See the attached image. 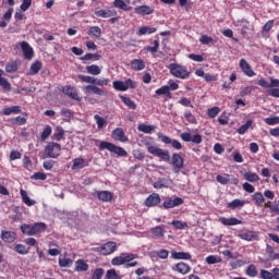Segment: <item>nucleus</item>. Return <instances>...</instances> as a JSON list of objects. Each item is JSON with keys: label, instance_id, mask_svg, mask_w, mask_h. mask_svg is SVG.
Wrapping results in <instances>:
<instances>
[{"label": "nucleus", "instance_id": "nucleus-1", "mask_svg": "<svg viewBox=\"0 0 279 279\" xmlns=\"http://www.w3.org/2000/svg\"><path fill=\"white\" fill-rule=\"evenodd\" d=\"M98 149L99 151H104L105 149H107V151L116 154V156H119L120 158H128V150H125V148L117 146L110 142L101 141Z\"/></svg>", "mask_w": 279, "mask_h": 279}, {"label": "nucleus", "instance_id": "nucleus-2", "mask_svg": "<svg viewBox=\"0 0 279 279\" xmlns=\"http://www.w3.org/2000/svg\"><path fill=\"white\" fill-rule=\"evenodd\" d=\"M168 69L171 75H173V77H178V80H189V77H191V72H189V68H186V65L171 63Z\"/></svg>", "mask_w": 279, "mask_h": 279}, {"label": "nucleus", "instance_id": "nucleus-3", "mask_svg": "<svg viewBox=\"0 0 279 279\" xmlns=\"http://www.w3.org/2000/svg\"><path fill=\"white\" fill-rule=\"evenodd\" d=\"M147 151L148 154H151L153 156H157V158L165 160V162H169V160H171V155L169 154V150H165L162 148H158L154 145L147 144Z\"/></svg>", "mask_w": 279, "mask_h": 279}, {"label": "nucleus", "instance_id": "nucleus-4", "mask_svg": "<svg viewBox=\"0 0 279 279\" xmlns=\"http://www.w3.org/2000/svg\"><path fill=\"white\" fill-rule=\"evenodd\" d=\"M114 90H119L120 93H125L129 88H136V82L132 78H128L125 82L123 81H114L112 83Z\"/></svg>", "mask_w": 279, "mask_h": 279}, {"label": "nucleus", "instance_id": "nucleus-5", "mask_svg": "<svg viewBox=\"0 0 279 279\" xmlns=\"http://www.w3.org/2000/svg\"><path fill=\"white\" fill-rule=\"evenodd\" d=\"M60 151H62V145L56 142H50L45 147V154L48 158H58V156H60Z\"/></svg>", "mask_w": 279, "mask_h": 279}, {"label": "nucleus", "instance_id": "nucleus-6", "mask_svg": "<svg viewBox=\"0 0 279 279\" xmlns=\"http://www.w3.org/2000/svg\"><path fill=\"white\" fill-rule=\"evenodd\" d=\"M96 252L102 256H110V254H114V252H117V242L109 241L97 247Z\"/></svg>", "mask_w": 279, "mask_h": 279}, {"label": "nucleus", "instance_id": "nucleus-7", "mask_svg": "<svg viewBox=\"0 0 279 279\" xmlns=\"http://www.w3.org/2000/svg\"><path fill=\"white\" fill-rule=\"evenodd\" d=\"M173 173H180L184 169V157L179 153H173L171 157Z\"/></svg>", "mask_w": 279, "mask_h": 279}, {"label": "nucleus", "instance_id": "nucleus-8", "mask_svg": "<svg viewBox=\"0 0 279 279\" xmlns=\"http://www.w3.org/2000/svg\"><path fill=\"white\" fill-rule=\"evenodd\" d=\"M236 236H239V239H242V241H258V233L247 228H243L242 230H240Z\"/></svg>", "mask_w": 279, "mask_h": 279}, {"label": "nucleus", "instance_id": "nucleus-9", "mask_svg": "<svg viewBox=\"0 0 279 279\" xmlns=\"http://www.w3.org/2000/svg\"><path fill=\"white\" fill-rule=\"evenodd\" d=\"M182 204H184V199H182V197H168L165 199L162 208H165V210H169V208H175L177 206H182Z\"/></svg>", "mask_w": 279, "mask_h": 279}, {"label": "nucleus", "instance_id": "nucleus-10", "mask_svg": "<svg viewBox=\"0 0 279 279\" xmlns=\"http://www.w3.org/2000/svg\"><path fill=\"white\" fill-rule=\"evenodd\" d=\"M180 138H182L184 143H194V145H201L203 142L202 135L199 134L192 135L191 133H181Z\"/></svg>", "mask_w": 279, "mask_h": 279}, {"label": "nucleus", "instance_id": "nucleus-11", "mask_svg": "<svg viewBox=\"0 0 279 279\" xmlns=\"http://www.w3.org/2000/svg\"><path fill=\"white\" fill-rule=\"evenodd\" d=\"M235 27H241V34L243 37L247 36V32H250V29H254L252 23L245 19L238 20Z\"/></svg>", "mask_w": 279, "mask_h": 279}, {"label": "nucleus", "instance_id": "nucleus-12", "mask_svg": "<svg viewBox=\"0 0 279 279\" xmlns=\"http://www.w3.org/2000/svg\"><path fill=\"white\" fill-rule=\"evenodd\" d=\"M20 47L22 49L24 60H32V58H34V48H32V46H29V43L22 41V43H20Z\"/></svg>", "mask_w": 279, "mask_h": 279}, {"label": "nucleus", "instance_id": "nucleus-13", "mask_svg": "<svg viewBox=\"0 0 279 279\" xmlns=\"http://www.w3.org/2000/svg\"><path fill=\"white\" fill-rule=\"evenodd\" d=\"M111 138H113V141H119L120 143H128L129 141L125 135V131H123V128H116L111 132Z\"/></svg>", "mask_w": 279, "mask_h": 279}, {"label": "nucleus", "instance_id": "nucleus-14", "mask_svg": "<svg viewBox=\"0 0 279 279\" xmlns=\"http://www.w3.org/2000/svg\"><path fill=\"white\" fill-rule=\"evenodd\" d=\"M160 202H162L160 195L158 193H153L145 199L144 205L147 208H154V206H158Z\"/></svg>", "mask_w": 279, "mask_h": 279}, {"label": "nucleus", "instance_id": "nucleus-15", "mask_svg": "<svg viewBox=\"0 0 279 279\" xmlns=\"http://www.w3.org/2000/svg\"><path fill=\"white\" fill-rule=\"evenodd\" d=\"M172 271H177L181 276H186V274H191V266L184 262H180L172 266Z\"/></svg>", "mask_w": 279, "mask_h": 279}, {"label": "nucleus", "instance_id": "nucleus-16", "mask_svg": "<svg viewBox=\"0 0 279 279\" xmlns=\"http://www.w3.org/2000/svg\"><path fill=\"white\" fill-rule=\"evenodd\" d=\"M239 65H240L241 71L247 77H254V75H256V72H254V70L252 69V65H250L247 63V60L241 59Z\"/></svg>", "mask_w": 279, "mask_h": 279}, {"label": "nucleus", "instance_id": "nucleus-17", "mask_svg": "<svg viewBox=\"0 0 279 279\" xmlns=\"http://www.w3.org/2000/svg\"><path fill=\"white\" fill-rule=\"evenodd\" d=\"M135 14L140 16H149L154 13V7H149L147 4L135 7L134 9Z\"/></svg>", "mask_w": 279, "mask_h": 279}, {"label": "nucleus", "instance_id": "nucleus-18", "mask_svg": "<svg viewBox=\"0 0 279 279\" xmlns=\"http://www.w3.org/2000/svg\"><path fill=\"white\" fill-rule=\"evenodd\" d=\"M95 15L99 16L100 19H110L112 16H117V10L110 9V8L101 9V10L95 11Z\"/></svg>", "mask_w": 279, "mask_h": 279}, {"label": "nucleus", "instance_id": "nucleus-19", "mask_svg": "<svg viewBox=\"0 0 279 279\" xmlns=\"http://www.w3.org/2000/svg\"><path fill=\"white\" fill-rule=\"evenodd\" d=\"M218 221L220 223H222V226H241V225H243V220H239L235 217H231V218L220 217L218 219Z\"/></svg>", "mask_w": 279, "mask_h": 279}, {"label": "nucleus", "instance_id": "nucleus-20", "mask_svg": "<svg viewBox=\"0 0 279 279\" xmlns=\"http://www.w3.org/2000/svg\"><path fill=\"white\" fill-rule=\"evenodd\" d=\"M171 258H173V260H191V258H193V255L186 252L171 251Z\"/></svg>", "mask_w": 279, "mask_h": 279}, {"label": "nucleus", "instance_id": "nucleus-21", "mask_svg": "<svg viewBox=\"0 0 279 279\" xmlns=\"http://www.w3.org/2000/svg\"><path fill=\"white\" fill-rule=\"evenodd\" d=\"M64 95H68L70 99H74L75 101H80V95L77 94V90H75V87L69 85L63 87Z\"/></svg>", "mask_w": 279, "mask_h": 279}, {"label": "nucleus", "instance_id": "nucleus-22", "mask_svg": "<svg viewBox=\"0 0 279 279\" xmlns=\"http://www.w3.org/2000/svg\"><path fill=\"white\" fill-rule=\"evenodd\" d=\"M258 86H262V88H278L279 80L270 78V84H269L267 81H265V78H262L258 81Z\"/></svg>", "mask_w": 279, "mask_h": 279}, {"label": "nucleus", "instance_id": "nucleus-23", "mask_svg": "<svg viewBox=\"0 0 279 279\" xmlns=\"http://www.w3.org/2000/svg\"><path fill=\"white\" fill-rule=\"evenodd\" d=\"M85 90L89 93V95H98L99 97H104L107 95L106 90L95 86V85H87Z\"/></svg>", "mask_w": 279, "mask_h": 279}, {"label": "nucleus", "instance_id": "nucleus-24", "mask_svg": "<svg viewBox=\"0 0 279 279\" xmlns=\"http://www.w3.org/2000/svg\"><path fill=\"white\" fill-rule=\"evenodd\" d=\"M1 239L4 243H14L16 241V233L14 231H2Z\"/></svg>", "mask_w": 279, "mask_h": 279}, {"label": "nucleus", "instance_id": "nucleus-25", "mask_svg": "<svg viewBox=\"0 0 279 279\" xmlns=\"http://www.w3.org/2000/svg\"><path fill=\"white\" fill-rule=\"evenodd\" d=\"M43 232H47V223L35 222L33 225V236H36V234H43Z\"/></svg>", "mask_w": 279, "mask_h": 279}, {"label": "nucleus", "instance_id": "nucleus-26", "mask_svg": "<svg viewBox=\"0 0 279 279\" xmlns=\"http://www.w3.org/2000/svg\"><path fill=\"white\" fill-rule=\"evenodd\" d=\"M252 199H253L254 205L257 208H260V206H263V204H265V196H263V193H260V192H255L252 195Z\"/></svg>", "mask_w": 279, "mask_h": 279}, {"label": "nucleus", "instance_id": "nucleus-27", "mask_svg": "<svg viewBox=\"0 0 279 279\" xmlns=\"http://www.w3.org/2000/svg\"><path fill=\"white\" fill-rule=\"evenodd\" d=\"M84 167H88V161L86 159L78 157L73 160L72 170L75 171V169H84Z\"/></svg>", "mask_w": 279, "mask_h": 279}, {"label": "nucleus", "instance_id": "nucleus-28", "mask_svg": "<svg viewBox=\"0 0 279 279\" xmlns=\"http://www.w3.org/2000/svg\"><path fill=\"white\" fill-rule=\"evenodd\" d=\"M1 114H4V117H10V114H21V107L20 106H12L2 109Z\"/></svg>", "mask_w": 279, "mask_h": 279}, {"label": "nucleus", "instance_id": "nucleus-29", "mask_svg": "<svg viewBox=\"0 0 279 279\" xmlns=\"http://www.w3.org/2000/svg\"><path fill=\"white\" fill-rule=\"evenodd\" d=\"M97 197L100 202H112L113 194L109 191H99Z\"/></svg>", "mask_w": 279, "mask_h": 279}, {"label": "nucleus", "instance_id": "nucleus-30", "mask_svg": "<svg viewBox=\"0 0 279 279\" xmlns=\"http://www.w3.org/2000/svg\"><path fill=\"white\" fill-rule=\"evenodd\" d=\"M131 69L133 71H143L145 69V61L142 59H133L131 61Z\"/></svg>", "mask_w": 279, "mask_h": 279}, {"label": "nucleus", "instance_id": "nucleus-31", "mask_svg": "<svg viewBox=\"0 0 279 279\" xmlns=\"http://www.w3.org/2000/svg\"><path fill=\"white\" fill-rule=\"evenodd\" d=\"M158 32L157 27L142 26L138 28L137 36H145L147 34H156Z\"/></svg>", "mask_w": 279, "mask_h": 279}, {"label": "nucleus", "instance_id": "nucleus-32", "mask_svg": "<svg viewBox=\"0 0 279 279\" xmlns=\"http://www.w3.org/2000/svg\"><path fill=\"white\" fill-rule=\"evenodd\" d=\"M20 194H21L23 204H25L26 206H36V201L29 198L25 190H21Z\"/></svg>", "mask_w": 279, "mask_h": 279}, {"label": "nucleus", "instance_id": "nucleus-33", "mask_svg": "<svg viewBox=\"0 0 279 279\" xmlns=\"http://www.w3.org/2000/svg\"><path fill=\"white\" fill-rule=\"evenodd\" d=\"M243 206H245V201L235 198L231 203H228L227 208H230L231 210H236V208H243Z\"/></svg>", "mask_w": 279, "mask_h": 279}, {"label": "nucleus", "instance_id": "nucleus-34", "mask_svg": "<svg viewBox=\"0 0 279 279\" xmlns=\"http://www.w3.org/2000/svg\"><path fill=\"white\" fill-rule=\"evenodd\" d=\"M113 5L118 8V10H123V12H131L132 7L128 5L123 0H114Z\"/></svg>", "mask_w": 279, "mask_h": 279}, {"label": "nucleus", "instance_id": "nucleus-35", "mask_svg": "<svg viewBox=\"0 0 279 279\" xmlns=\"http://www.w3.org/2000/svg\"><path fill=\"white\" fill-rule=\"evenodd\" d=\"M43 69V62L35 61L29 69V75H38L40 73V70Z\"/></svg>", "mask_w": 279, "mask_h": 279}, {"label": "nucleus", "instance_id": "nucleus-36", "mask_svg": "<svg viewBox=\"0 0 279 279\" xmlns=\"http://www.w3.org/2000/svg\"><path fill=\"white\" fill-rule=\"evenodd\" d=\"M20 229L22 234H26V236H34V225L24 223Z\"/></svg>", "mask_w": 279, "mask_h": 279}, {"label": "nucleus", "instance_id": "nucleus-37", "mask_svg": "<svg viewBox=\"0 0 279 279\" xmlns=\"http://www.w3.org/2000/svg\"><path fill=\"white\" fill-rule=\"evenodd\" d=\"M155 95H165L167 99H172L171 92H169V85H163L157 90H155Z\"/></svg>", "mask_w": 279, "mask_h": 279}, {"label": "nucleus", "instance_id": "nucleus-38", "mask_svg": "<svg viewBox=\"0 0 279 279\" xmlns=\"http://www.w3.org/2000/svg\"><path fill=\"white\" fill-rule=\"evenodd\" d=\"M3 70L0 69V86L3 90H12V84L3 77Z\"/></svg>", "mask_w": 279, "mask_h": 279}, {"label": "nucleus", "instance_id": "nucleus-39", "mask_svg": "<svg viewBox=\"0 0 279 279\" xmlns=\"http://www.w3.org/2000/svg\"><path fill=\"white\" fill-rule=\"evenodd\" d=\"M121 101L124 104V106H128L130 110H136V102L132 100L130 97L126 96H120Z\"/></svg>", "mask_w": 279, "mask_h": 279}, {"label": "nucleus", "instance_id": "nucleus-40", "mask_svg": "<svg viewBox=\"0 0 279 279\" xmlns=\"http://www.w3.org/2000/svg\"><path fill=\"white\" fill-rule=\"evenodd\" d=\"M245 275L248 278H256V276H258V270L256 269V265L250 264L245 270Z\"/></svg>", "mask_w": 279, "mask_h": 279}, {"label": "nucleus", "instance_id": "nucleus-41", "mask_svg": "<svg viewBox=\"0 0 279 279\" xmlns=\"http://www.w3.org/2000/svg\"><path fill=\"white\" fill-rule=\"evenodd\" d=\"M53 141H64V129L62 126H57L53 135H52Z\"/></svg>", "mask_w": 279, "mask_h": 279}, {"label": "nucleus", "instance_id": "nucleus-42", "mask_svg": "<svg viewBox=\"0 0 279 279\" xmlns=\"http://www.w3.org/2000/svg\"><path fill=\"white\" fill-rule=\"evenodd\" d=\"M153 45L154 46H146V51H148L149 53H158V49H160V39H155L153 41Z\"/></svg>", "mask_w": 279, "mask_h": 279}, {"label": "nucleus", "instance_id": "nucleus-43", "mask_svg": "<svg viewBox=\"0 0 279 279\" xmlns=\"http://www.w3.org/2000/svg\"><path fill=\"white\" fill-rule=\"evenodd\" d=\"M244 179L246 180V182L252 183L260 181V177L256 172H246L244 174Z\"/></svg>", "mask_w": 279, "mask_h": 279}, {"label": "nucleus", "instance_id": "nucleus-44", "mask_svg": "<svg viewBox=\"0 0 279 279\" xmlns=\"http://www.w3.org/2000/svg\"><path fill=\"white\" fill-rule=\"evenodd\" d=\"M88 36L92 38H101V28L99 26L89 27Z\"/></svg>", "mask_w": 279, "mask_h": 279}, {"label": "nucleus", "instance_id": "nucleus-45", "mask_svg": "<svg viewBox=\"0 0 279 279\" xmlns=\"http://www.w3.org/2000/svg\"><path fill=\"white\" fill-rule=\"evenodd\" d=\"M254 124L253 120H247L244 124H242L239 129H238V134H245L250 128H252V125Z\"/></svg>", "mask_w": 279, "mask_h": 279}, {"label": "nucleus", "instance_id": "nucleus-46", "mask_svg": "<svg viewBox=\"0 0 279 279\" xmlns=\"http://www.w3.org/2000/svg\"><path fill=\"white\" fill-rule=\"evenodd\" d=\"M138 132H143L144 134H151L154 130H156L155 125L140 124L137 126Z\"/></svg>", "mask_w": 279, "mask_h": 279}, {"label": "nucleus", "instance_id": "nucleus-47", "mask_svg": "<svg viewBox=\"0 0 279 279\" xmlns=\"http://www.w3.org/2000/svg\"><path fill=\"white\" fill-rule=\"evenodd\" d=\"M86 71L89 75H100L101 74V68L97 64H92L89 66H86Z\"/></svg>", "mask_w": 279, "mask_h": 279}, {"label": "nucleus", "instance_id": "nucleus-48", "mask_svg": "<svg viewBox=\"0 0 279 279\" xmlns=\"http://www.w3.org/2000/svg\"><path fill=\"white\" fill-rule=\"evenodd\" d=\"M9 121L13 125H25V123H27V119L25 117H21V116L11 118V119H9Z\"/></svg>", "mask_w": 279, "mask_h": 279}, {"label": "nucleus", "instance_id": "nucleus-49", "mask_svg": "<svg viewBox=\"0 0 279 279\" xmlns=\"http://www.w3.org/2000/svg\"><path fill=\"white\" fill-rule=\"evenodd\" d=\"M125 253H123L120 256L113 257L111 260V265H113V267H119L120 265H125Z\"/></svg>", "mask_w": 279, "mask_h": 279}, {"label": "nucleus", "instance_id": "nucleus-50", "mask_svg": "<svg viewBox=\"0 0 279 279\" xmlns=\"http://www.w3.org/2000/svg\"><path fill=\"white\" fill-rule=\"evenodd\" d=\"M94 119L96 121L98 130H102V128H106V125H108V121H106V119L101 118L99 114H95Z\"/></svg>", "mask_w": 279, "mask_h": 279}, {"label": "nucleus", "instance_id": "nucleus-51", "mask_svg": "<svg viewBox=\"0 0 279 279\" xmlns=\"http://www.w3.org/2000/svg\"><path fill=\"white\" fill-rule=\"evenodd\" d=\"M151 234H154V236H157V239H162V236H165V228L157 226L151 229Z\"/></svg>", "mask_w": 279, "mask_h": 279}, {"label": "nucleus", "instance_id": "nucleus-52", "mask_svg": "<svg viewBox=\"0 0 279 279\" xmlns=\"http://www.w3.org/2000/svg\"><path fill=\"white\" fill-rule=\"evenodd\" d=\"M78 80L85 84H95V82H97V78L93 77V76H86L84 74H78L77 75Z\"/></svg>", "mask_w": 279, "mask_h": 279}, {"label": "nucleus", "instance_id": "nucleus-53", "mask_svg": "<svg viewBox=\"0 0 279 279\" xmlns=\"http://www.w3.org/2000/svg\"><path fill=\"white\" fill-rule=\"evenodd\" d=\"M205 262L207 265H217V263H221V257L217 255H209L206 257Z\"/></svg>", "mask_w": 279, "mask_h": 279}, {"label": "nucleus", "instance_id": "nucleus-54", "mask_svg": "<svg viewBox=\"0 0 279 279\" xmlns=\"http://www.w3.org/2000/svg\"><path fill=\"white\" fill-rule=\"evenodd\" d=\"M105 279H121V276L117 274L114 268L107 270Z\"/></svg>", "mask_w": 279, "mask_h": 279}, {"label": "nucleus", "instance_id": "nucleus-55", "mask_svg": "<svg viewBox=\"0 0 279 279\" xmlns=\"http://www.w3.org/2000/svg\"><path fill=\"white\" fill-rule=\"evenodd\" d=\"M219 112H221V109L219 107H213L207 110V117H209V119H215L219 114Z\"/></svg>", "mask_w": 279, "mask_h": 279}, {"label": "nucleus", "instance_id": "nucleus-56", "mask_svg": "<svg viewBox=\"0 0 279 279\" xmlns=\"http://www.w3.org/2000/svg\"><path fill=\"white\" fill-rule=\"evenodd\" d=\"M76 271H88V265L86 262L82 259L76 260Z\"/></svg>", "mask_w": 279, "mask_h": 279}, {"label": "nucleus", "instance_id": "nucleus-57", "mask_svg": "<svg viewBox=\"0 0 279 279\" xmlns=\"http://www.w3.org/2000/svg\"><path fill=\"white\" fill-rule=\"evenodd\" d=\"M5 71L7 73H16V71H19V65L16 62H9L5 65Z\"/></svg>", "mask_w": 279, "mask_h": 279}, {"label": "nucleus", "instance_id": "nucleus-58", "mask_svg": "<svg viewBox=\"0 0 279 279\" xmlns=\"http://www.w3.org/2000/svg\"><path fill=\"white\" fill-rule=\"evenodd\" d=\"M264 122L266 125H279V117L275 116V117L266 118L264 119Z\"/></svg>", "mask_w": 279, "mask_h": 279}, {"label": "nucleus", "instance_id": "nucleus-59", "mask_svg": "<svg viewBox=\"0 0 279 279\" xmlns=\"http://www.w3.org/2000/svg\"><path fill=\"white\" fill-rule=\"evenodd\" d=\"M216 180L217 182H219V184L226 185L230 182V174H225V175L218 174L216 177Z\"/></svg>", "mask_w": 279, "mask_h": 279}, {"label": "nucleus", "instance_id": "nucleus-60", "mask_svg": "<svg viewBox=\"0 0 279 279\" xmlns=\"http://www.w3.org/2000/svg\"><path fill=\"white\" fill-rule=\"evenodd\" d=\"M15 252H17V254L25 255V254H29V248H27V246L23 244H16Z\"/></svg>", "mask_w": 279, "mask_h": 279}, {"label": "nucleus", "instance_id": "nucleus-61", "mask_svg": "<svg viewBox=\"0 0 279 279\" xmlns=\"http://www.w3.org/2000/svg\"><path fill=\"white\" fill-rule=\"evenodd\" d=\"M51 132H53L51 126L46 125V128L44 129V131L41 133V141H47L48 136H51Z\"/></svg>", "mask_w": 279, "mask_h": 279}, {"label": "nucleus", "instance_id": "nucleus-62", "mask_svg": "<svg viewBox=\"0 0 279 279\" xmlns=\"http://www.w3.org/2000/svg\"><path fill=\"white\" fill-rule=\"evenodd\" d=\"M73 265V260L71 258H59L60 267H71Z\"/></svg>", "mask_w": 279, "mask_h": 279}, {"label": "nucleus", "instance_id": "nucleus-63", "mask_svg": "<svg viewBox=\"0 0 279 279\" xmlns=\"http://www.w3.org/2000/svg\"><path fill=\"white\" fill-rule=\"evenodd\" d=\"M259 276L262 279H274V274L266 269H260Z\"/></svg>", "mask_w": 279, "mask_h": 279}, {"label": "nucleus", "instance_id": "nucleus-64", "mask_svg": "<svg viewBox=\"0 0 279 279\" xmlns=\"http://www.w3.org/2000/svg\"><path fill=\"white\" fill-rule=\"evenodd\" d=\"M104 278V268H97L93 275H92V279H101Z\"/></svg>", "mask_w": 279, "mask_h": 279}]
</instances>
